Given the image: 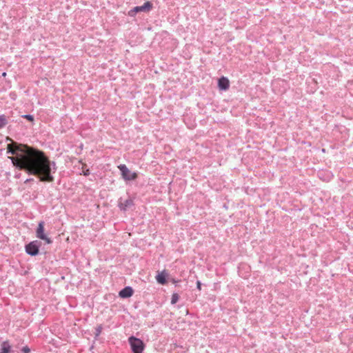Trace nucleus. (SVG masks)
I'll list each match as a JSON object with an SVG mask.
<instances>
[{
  "label": "nucleus",
  "mask_w": 353,
  "mask_h": 353,
  "mask_svg": "<svg viewBox=\"0 0 353 353\" xmlns=\"http://www.w3.org/2000/svg\"><path fill=\"white\" fill-rule=\"evenodd\" d=\"M6 139L10 141L7 144L6 153L12 155L8 159L13 167L36 176L41 182L52 183L54 181L53 174L57 170L56 163L50 161L43 151L10 137Z\"/></svg>",
  "instance_id": "1"
},
{
  "label": "nucleus",
  "mask_w": 353,
  "mask_h": 353,
  "mask_svg": "<svg viewBox=\"0 0 353 353\" xmlns=\"http://www.w3.org/2000/svg\"><path fill=\"white\" fill-rule=\"evenodd\" d=\"M42 245L41 241L39 240L32 241L25 245V252L30 256H36L41 254L40 249Z\"/></svg>",
  "instance_id": "2"
},
{
  "label": "nucleus",
  "mask_w": 353,
  "mask_h": 353,
  "mask_svg": "<svg viewBox=\"0 0 353 353\" xmlns=\"http://www.w3.org/2000/svg\"><path fill=\"white\" fill-rule=\"evenodd\" d=\"M128 343L132 353H143L145 347L143 340L134 336H130L128 338Z\"/></svg>",
  "instance_id": "3"
},
{
  "label": "nucleus",
  "mask_w": 353,
  "mask_h": 353,
  "mask_svg": "<svg viewBox=\"0 0 353 353\" xmlns=\"http://www.w3.org/2000/svg\"><path fill=\"white\" fill-rule=\"evenodd\" d=\"M45 231V222L43 221H41L38 223L37 228L35 230L37 238L43 241L46 244L52 243V239L48 236Z\"/></svg>",
  "instance_id": "4"
},
{
  "label": "nucleus",
  "mask_w": 353,
  "mask_h": 353,
  "mask_svg": "<svg viewBox=\"0 0 353 353\" xmlns=\"http://www.w3.org/2000/svg\"><path fill=\"white\" fill-rule=\"evenodd\" d=\"M153 8V3L150 1H145L142 6H135L128 12V16L134 17L139 12H149Z\"/></svg>",
  "instance_id": "5"
},
{
  "label": "nucleus",
  "mask_w": 353,
  "mask_h": 353,
  "mask_svg": "<svg viewBox=\"0 0 353 353\" xmlns=\"http://www.w3.org/2000/svg\"><path fill=\"white\" fill-rule=\"evenodd\" d=\"M121 172L122 178L125 181H134L138 178V173L136 172H131L125 164H121L118 166Z\"/></svg>",
  "instance_id": "6"
},
{
  "label": "nucleus",
  "mask_w": 353,
  "mask_h": 353,
  "mask_svg": "<svg viewBox=\"0 0 353 353\" xmlns=\"http://www.w3.org/2000/svg\"><path fill=\"white\" fill-rule=\"evenodd\" d=\"M134 206V199L130 196L128 199L123 200L122 197L118 200L117 207L122 212H126L127 210L132 209Z\"/></svg>",
  "instance_id": "7"
},
{
  "label": "nucleus",
  "mask_w": 353,
  "mask_h": 353,
  "mask_svg": "<svg viewBox=\"0 0 353 353\" xmlns=\"http://www.w3.org/2000/svg\"><path fill=\"white\" fill-rule=\"evenodd\" d=\"M217 86L219 90L226 91L230 88V81L228 77L222 76L218 79Z\"/></svg>",
  "instance_id": "8"
},
{
  "label": "nucleus",
  "mask_w": 353,
  "mask_h": 353,
  "mask_svg": "<svg viewBox=\"0 0 353 353\" xmlns=\"http://www.w3.org/2000/svg\"><path fill=\"white\" fill-rule=\"evenodd\" d=\"M134 292L131 286H125L119 292V296L121 299H128L134 294Z\"/></svg>",
  "instance_id": "9"
},
{
  "label": "nucleus",
  "mask_w": 353,
  "mask_h": 353,
  "mask_svg": "<svg viewBox=\"0 0 353 353\" xmlns=\"http://www.w3.org/2000/svg\"><path fill=\"white\" fill-rule=\"evenodd\" d=\"M168 273L165 270L159 272L156 276V280L161 285H165L168 283Z\"/></svg>",
  "instance_id": "10"
},
{
  "label": "nucleus",
  "mask_w": 353,
  "mask_h": 353,
  "mask_svg": "<svg viewBox=\"0 0 353 353\" xmlns=\"http://www.w3.org/2000/svg\"><path fill=\"white\" fill-rule=\"evenodd\" d=\"M0 350L3 353H11L12 352V346L10 344V342L8 340L1 342Z\"/></svg>",
  "instance_id": "11"
},
{
  "label": "nucleus",
  "mask_w": 353,
  "mask_h": 353,
  "mask_svg": "<svg viewBox=\"0 0 353 353\" xmlns=\"http://www.w3.org/2000/svg\"><path fill=\"white\" fill-rule=\"evenodd\" d=\"M8 123V117L5 114H0V129L3 128Z\"/></svg>",
  "instance_id": "12"
},
{
  "label": "nucleus",
  "mask_w": 353,
  "mask_h": 353,
  "mask_svg": "<svg viewBox=\"0 0 353 353\" xmlns=\"http://www.w3.org/2000/svg\"><path fill=\"white\" fill-rule=\"evenodd\" d=\"M21 117L28 120V121L31 122L32 123H34V117L30 114H26L21 115Z\"/></svg>",
  "instance_id": "13"
},
{
  "label": "nucleus",
  "mask_w": 353,
  "mask_h": 353,
  "mask_svg": "<svg viewBox=\"0 0 353 353\" xmlns=\"http://www.w3.org/2000/svg\"><path fill=\"white\" fill-rule=\"evenodd\" d=\"M179 298H180V296L178 293H176V292L173 293L172 295V298H171V304L172 305L176 304L178 302Z\"/></svg>",
  "instance_id": "14"
},
{
  "label": "nucleus",
  "mask_w": 353,
  "mask_h": 353,
  "mask_svg": "<svg viewBox=\"0 0 353 353\" xmlns=\"http://www.w3.org/2000/svg\"><path fill=\"white\" fill-rule=\"evenodd\" d=\"M103 330V325L101 324L99 325L97 327H95V332H94V338L97 339L101 333V331Z\"/></svg>",
  "instance_id": "15"
},
{
  "label": "nucleus",
  "mask_w": 353,
  "mask_h": 353,
  "mask_svg": "<svg viewBox=\"0 0 353 353\" xmlns=\"http://www.w3.org/2000/svg\"><path fill=\"white\" fill-rule=\"evenodd\" d=\"M20 351L22 353H31V349L28 346H23L20 349Z\"/></svg>",
  "instance_id": "16"
},
{
  "label": "nucleus",
  "mask_w": 353,
  "mask_h": 353,
  "mask_svg": "<svg viewBox=\"0 0 353 353\" xmlns=\"http://www.w3.org/2000/svg\"><path fill=\"white\" fill-rule=\"evenodd\" d=\"M202 283L200 281H196V288L200 291L201 290Z\"/></svg>",
  "instance_id": "17"
},
{
  "label": "nucleus",
  "mask_w": 353,
  "mask_h": 353,
  "mask_svg": "<svg viewBox=\"0 0 353 353\" xmlns=\"http://www.w3.org/2000/svg\"><path fill=\"white\" fill-rule=\"evenodd\" d=\"M83 175L85 176H88L90 174V171L89 169H86L85 170H83Z\"/></svg>",
  "instance_id": "18"
},
{
  "label": "nucleus",
  "mask_w": 353,
  "mask_h": 353,
  "mask_svg": "<svg viewBox=\"0 0 353 353\" xmlns=\"http://www.w3.org/2000/svg\"><path fill=\"white\" fill-rule=\"evenodd\" d=\"M32 181H34V179L33 178H29V179H27L24 183H30V182H32Z\"/></svg>",
  "instance_id": "19"
},
{
  "label": "nucleus",
  "mask_w": 353,
  "mask_h": 353,
  "mask_svg": "<svg viewBox=\"0 0 353 353\" xmlns=\"http://www.w3.org/2000/svg\"><path fill=\"white\" fill-rule=\"evenodd\" d=\"M171 281L173 283H176L178 282V281L175 280L174 279H172Z\"/></svg>",
  "instance_id": "20"
},
{
  "label": "nucleus",
  "mask_w": 353,
  "mask_h": 353,
  "mask_svg": "<svg viewBox=\"0 0 353 353\" xmlns=\"http://www.w3.org/2000/svg\"><path fill=\"white\" fill-rule=\"evenodd\" d=\"M6 74V72H3V76H5Z\"/></svg>",
  "instance_id": "21"
},
{
  "label": "nucleus",
  "mask_w": 353,
  "mask_h": 353,
  "mask_svg": "<svg viewBox=\"0 0 353 353\" xmlns=\"http://www.w3.org/2000/svg\"><path fill=\"white\" fill-rule=\"evenodd\" d=\"M0 353H3V352H2V351L0 350Z\"/></svg>",
  "instance_id": "22"
}]
</instances>
